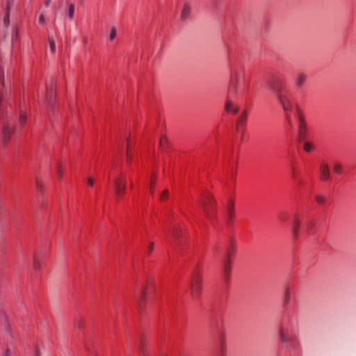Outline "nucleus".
<instances>
[{
	"instance_id": "aec40b11",
	"label": "nucleus",
	"mask_w": 356,
	"mask_h": 356,
	"mask_svg": "<svg viewBox=\"0 0 356 356\" xmlns=\"http://www.w3.org/2000/svg\"><path fill=\"white\" fill-rule=\"evenodd\" d=\"M315 223L314 219H310L305 223V229L308 232L312 231V228L315 226Z\"/></svg>"
},
{
	"instance_id": "1a4fd4ad",
	"label": "nucleus",
	"mask_w": 356,
	"mask_h": 356,
	"mask_svg": "<svg viewBox=\"0 0 356 356\" xmlns=\"http://www.w3.org/2000/svg\"><path fill=\"white\" fill-rule=\"evenodd\" d=\"M43 265L42 255L35 252L33 256V267L35 271L39 270Z\"/></svg>"
},
{
	"instance_id": "6e6552de",
	"label": "nucleus",
	"mask_w": 356,
	"mask_h": 356,
	"mask_svg": "<svg viewBox=\"0 0 356 356\" xmlns=\"http://www.w3.org/2000/svg\"><path fill=\"white\" fill-rule=\"evenodd\" d=\"M226 341L223 334L219 337L218 346L215 356H227Z\"/></svg>"
},
{
	"instance_id": "e433bc0d",
	"label": "nucleus",
	"mask_w": 356,
	"mask_h": 356,
	"mask_svg": "<svg viewBox=\"0 0 356 356\" xmlns=\"http://www.w3.org/2000/svg\"><path fill=\"white\" fill-rule=\"evenodd\" d=\"M87 184L89 186H92L93 184H94V181L92 178H88V181H87Z\"/></svg>"
},
{
	"instance_id": "4be33fe9",
	"label": "nucleus",
	"mask_w": 356,
	"mask_h": 356,
	"mask_svg": "<svg viewBox=\"0 0 356 356\" xmlns=\"http://www.w3.org/2000/svg\"><path fill=\"white\" fill-rule=\"evenodd\" d=\"M48 41L50 51L52 54H54L56 52V42L52 38H49Z\"/></svg>"
},
{
	"instance_id": "c756f323",
	"label": "nucleus",
	"mask_w": 356,
	"mask_h": 356,
	"mask_svg": "<svg viewBox=\"0 0 356 356\" xmlns=\"http://www.w3.org/2000/svg\"><path fill=\"white\" fill-rule=\"evenodd\" d=\"M12 41H16L18 39V31L16 28L13 29V34L11 36Z\"/></svg>"
},
{
	"instance_id": "f03ea898",
	"label": "nucleus",
	"mask_w": 356,
	"mask_h": 356,
	"mask_svg": "<svg viewBox=\"0 0 356 356\" xmlns=\"http://www.w3.org/2000/svg\"><path fill=\"white\" fill-rule=\"evenodd\" d=\"M249 90L250 77L247 76L244 66L234 64L231 70L227 98L225 105V111L232 115L237 113L239 106L234 99L243 98L249 93Z\"/></svg>"
},
{
	"instance_id": "0eeeda50",
	"label": "nucleus",
	"mask_w": 356,
	"mask_h": 356,
	"mask_svg": "<svg viewBox=\"0 0 356 356\" xmlns=\"http://www.w3.org/2000/svg\"><path fill=\"white\" fill-rule=\"evenodd\" d=\"M248 119V112L244 111L236 120V129L238 133L242 136L245 131V122Z\"/></svg>"
},
{
	"instance_id": "c85d7f7f",
	"label": "nucleus",
	"mask_w": 356,
	"mask_h": 356,
	"mask_svg": "<svg viewBox=\"0 0 356 356\" xmlns=\"http://www.w3.org/2000/svg\"><path fill=\"white\" fill-rule=\"evenodd\" d=\"M155 187V180L152 178L150 181L149 191L150 194H153Z\"/></svg>"
},
{
	"instance_id": "f3484780",
	"label": "nucleus",
	"mask_w": 356,
	"mask_h": 356,
	"mask_svg": "<svg viewBox=\"0 0 356 356\" xmlns=\"http://www.w3.org/2000/svg\"><path fill=\"white\" fill-rule=\"evenodd\" d=\"M307 76L304 72H299L296 79V83L298 86V87L300 88L302 87L305 83L306 82Z\"/></svg>"
},
{
	"instance_id": "7ed1b4c3",
	"label": "nucleus",
	"mask_w": 356,
	"mask_h": 356,
	"mask_svg": "<svg viewBox=\"0 0 356 356\" xmlns=\"http://www.w3.org/2000/svg\"><path fill=\"white\" fill-rule=\"evenodd\" d=\"M298 321L293 316H289L280 325L279 334L280 341L293 353L300 350V342L298 337Z\"/></svg>"
},
{
	"instance_id": "58836bf2",
	"label": "nucleus",
	"mask_w": 356,
	"mask_h": 356,
	"mask_svg": "<svg viewBox=\"0 0 356 356\" xmlns=\"http://www.w3.org/2000/svg\"><path fill=\"white\" fill-rule=\"evenodd\" d=\"M292 178L296 179V170L294 168H292Z\"/></svg>"
},
{
	"instance_id": "6ab92c4d",
	"label": "nucleus",
	"mask_w": 356,
	"mask_h": 356,
	"mask_svg": "<svg viewBox=\"0 0 356 356\" xmlns=\"http://www.w3.org/2000/svg\"><path fill=\"white\" fill-rule=\"evenodd\" d=\"M12 6V1L10 0L8 1L7 5H6V14L4 17V24L7 25L9 23V10L10 6Z\"/></svg>"
},
{
	"instance_id": "393cba45",
	"label": "nucleus",
	"mask_w": 356,
	"mask_h": 356,
	"mask_svg": "<svg viewBox=\"0 0 356 356\" xmlns=\"http://www.w3.org/2000/svg\"><path fill=\"white\" fill-rule=\"evenodd\" d=\"M333 170L337 174H341L342 173V166L339 163H334L333 166Z\"/></svg>"
},
{
	"instance_id": "f257e3e1",
	"label": "nucleus",
	"mask_w": 356,
	"mask_h": 356,
	"mask_svg": "<svg viewBox=\"0 0 356 356\" xmlns=\"http://www.w3.org/2000/svg\"><path fill=\"white\" fill-rule=\"evenodd\" d=\"M269 87L275 92L279 104L284 112L289 126L293 127V115H294L298 120L299 140H306L307 138V124L299 107L295 105L292 100L291 92L279 79L272 81L269 84Z\"/></svg>"
},
{
	"instance_id": "dca6fc26",
	"label": "nucleus",
	"mask_w": 356,
	"mask_h": 356,
	"mask_svg": "<svg viewBox=\"0 0 356 356\" xmlns=\"http://www.w3.org/2000/svg\"><path fill=\"white\" fill-rule=\"evenodd\" d=\"M300 223L301 219L300 216L298 214L294 215L293 220V232L295 236H297L298 234Z\"/></svg>"
},
{
	"instance_id": "5701e85b",
	"label": "nucleus",
	"mask_w": 356,
	"mask_h": 356,
	"mask_svg": "<svg viewBox=\"0 0 356 356\" xmlns=\"http://www.w3.org/2000/svg\"><path fill=\"white\" fill-rule=\"evenodd\" d=\"M116 35H117L116 28L113 26V27H111V29L110 30V33H109V35H108L109 41L113 40L115 39V38L116 37Z\"/></svg>"
},
{
	"instance_id": "9b49d317",
	"label": "nucleus",
	"mask_w": 356,
	"mask_h": 356,
	"mask_svg": "<svg viewBox=\"0 0 356 356\" xmlns=\"http://www.w3.org/2000/svg\"><path fill=\"white\" fill-rule=\"evenodd\" d=\"M232 270V262L229 257L225 259L222 264V273L225 278L227 279Z\"/></svg>"
},
{
	"instance_id": "72a5a7b5",
	"label": "nucleus",
	"mask_w": 356,
	"mask_h": 356,
	"mask_svg": "<svg viewBox=\"0 0 356 356\" xmlns=\"http://www.w3.org/2000/svg\"><path fill=\"white\" fill-rule=\"evenodd\" d=\"M168 195V191L167 190H165V191L163 192V193L161 194V199L162 200H164L165 199H166V198H167Z\"/></svg>"
},
{
	"instance_id": "20e7f679",
	"label": "nucleus",
	"mask_w": 356,
	"mask_h": 356,
	"mask_svg": "<svg viewBox=\"0 0 356 356\" xmlns=\"http://www.w3.org/2000/svg\"><path fill=\"white\" fill-rule=\"evenodd\" d=\"M202 277L198 272L192 275L191 280V295L193 300H197L202 292Z\"/></svg>"
},
{
	"instance_id": "a211bd4d",
	"label": "nucleus",
	"mask_w": 356,
	"mask_h": 356,
	"mask_svg": "<svg viewBox=\"0 0 356 356\" xmlns=\"http://www.w3.org/2000/svg\"><path fill=\"white\" fill-rule=\"evenodd\" d=\"M292 291L289 287H286L283 295V302L285 305H288L291 299Z\"/></svg>"
},
{
	"instance_id": "c9c22d12",
	"label": "nucleus",
	"mask_w": 356,
	"mask_h": 356,
	"mask_svg": "<svg viewBox=\"0 0 356 356\" xmlns=\"http://www.w3.org/2000/svg\"><path fill=\"white\" fill-rule=\"evenodd\" d=\"M11 355H12L11 350L9 348L6 349V350L3 353V356H11Z\"/></svg>"
},
{
	"instance_id": "412c9836",
	"label": "nucleus",
	"mask_w": 356,
	"mask_h": 356,
	"mask_svg": "<svg viewBox=\"0 0 356 356\" xmlns=\"http://www.w3.org/2000/svg\"><path fill=\"white\" fill-rule=\"evenodd\" d=\"M181 229L179 227H175L172 230V233L171 234V236H169V241L172 242V240L173 238H177L180 235Z\"/></svg>"
},
{
	"instance_id": "a878e982",
	"label": "nucleus",
	"mask_w": 356,
	"mask_h": 356,
	"mask_svg": "<svg viewBox=\"0 0 356 356\" xmlns=\"http://www.w3.org/2000/svg\"><path fill=\"white\" fill-rule=\"evenodd\" d=\"M315 200H316V202L320 205H323L325 202V197L321 195H316Z\"/></svg>"
},
{
	"instance_id": "2eb2a0df",
	"label": "nucleus",
	"mask_w": 356,
	"mask_h": 356,
	"mask_svg": "<svg viewBox=\"0 0 356 356\" xmlns=\"http://www.w3.org/2000/svg\"><path fill=\"white\" fill-rule=\"evenodd\" d=\"M14 129L8 122L3 124V136L5 140H8L11 134L13 133Z\"/></svg>"
},
{
	"instance_id": "f704fd0d",
	"label": "nucleus",
	"mask_w": 356,
	"mask_h": 356,
	"mask_svg": "<svg viewBox=\"0 0 356 356\" xmlns=\"http://www.w3.org/2000/svg\"><path fill=\"white\" fill-rule=\"evenodd\" d=\"M167 143V138L165 136H162L160 140V145L162 147L164 144Z\"/></svg>"
},
{
	"instance_id": "2f4dec72",
	"label": "nucleus",
	"mask_w": 356,
	"mask_h": 356,
	"mask_svg": "<svg viewBox=\"0 0 356 356\" xmlns=\"http://www.w3.org/2000/svg\"><path fill=\"white\" fill-rule=\"evenodd\" d=\"M38 23L41 25H43L44 24V22H45V19H44V16L43 14H40L38 17Z\"/></svg>"
},
{
	"instance_id": "b1692460",
	"label": "nucleus",
	"mask_w": 356,
	"mask_h": 356,
	"mask_svg": "<svg viewBox=\"0 0 356 356\" xmlns=\"http://www.w3.org/2000/svg\"><path fill=\"white\" fill-rule=\"evenodd\" d=\"M56 173L58 177V178H61L63 175V169L62 164L60 163H58L56 166Z\"/></svg>"
},
{
	"instance_id": "9d476101",
	"label": "nucleus",
	"mask_w": 356,
	"mask_h": 356,
	"mask_svg": "<svg viewBox=\"0 0 356 356\" xmlns=\"http://www.w3.org/2000/svg\"><path fill=\"white\" fill-rule=\"evenodd\" d=\"M0 327L9 332V325L1 303H0Z\"/></svg>"
},
{
	"instance_id": "4468645a",
	"label": "nucleus",
	"mask_w": 356,
	"mask_h": 356,
	"mask_svg": "<svg viewBox=\"0 0 356 356\" xmlns=\"http://www.w3.org/2000/svg\"><path fill=\"white\" fill-rule=\"evenodd\" d=\"M321 175L320 178L323 181H326L330 177V170L327 164L323 163L320 167Z\"/></svg>"
},
{
	"instance_id": "7c9ffc66",
	"label": "nucleus",
	"mask_w": 356,
	"mask_h": 356,
	"mask_svg": "<svg viewBox=\"0 0 356 356\" xmlns=\"http://www.w3.org/2000/svg\"><path fill=\"white\" fill-rule=\"evenodd\" d=\"M26 122V116L24 113H21L19 116V124L23 126Z\"/></svg>"
},
{
	"instance_id": "423d86ee",
	"label": "nucleus",
	"mask_w": 356,
	"mask_h": 356,
	"mask_svg": "<svg viewBox=\"0 0 356 356\" xmlns=\"http://www.w3.org/2000/svg\"><path fill=\"white\" fill-rule=\"evenodd\" d=\"M214 204V200H213V197L210 194H206L204 197H202L200 205L204 211V212L207 215H209V209H212Z\"/></svg>"
},
{
	"instance_id": "ea45409f",
	"label": "nucleus",
	"mask_w": 356,
	"mask_h": 356,
	"mask_svg": "<svg viewBox=\"0 0 356 356\" xmlns=\"http://www.w3.org/2000/svg\"><path fill=\"white\" fill-rule=\"evenodd\" d=\"M35 356H40L39 350L38 349L35 350Z\"/></svg>"
},
{
	"instance_id": "ddd939ff",
	"label": "nucleus",
	"mask_w": 356,
	"mask_h": 356,
	"mask_svg": "<svg viewBox=\"0 0 356 356\" xmlns=\"http://www.w3.org/2000/svg\"><path fill=\"white\" fill-rule=\"evenodd\" d=\"M191 5L188 2H185L181 11V18L182 20L186 19L191 13Z\"/></svg>"
},
{
	"instance_id": "f8f14e48",
	"label": "nucleus",
	"mask_w": 356,
	"mask_h": 356,
	"mask_svg": "<svg viewBox=\"0 0 356 356\" xmlns=\"http://www.w3.org/2000/svg\"><path fill=\"white\" fill-rule=\"evenodd\" d=\"M300 142L302 144V149L306 153H310L316 149V145L307 138L306 140H301Z\"/></svg>"
},
{
	"instance_id": "cd10ccee",
	"label": "nucleus",
	"mask_w": 356,
	"mask_h": 356,
	"mask_svg": "<svg viewBox=\"0 0 356 356\" xmlns=\"http://www.w3.org/2000/svg\"><path fill=\"white\" fill-rule=\"evenodd\" d=\"M234 202L233 201H229V205H228V207H227V211H228V213L229 214V216H232L233 212H234Z\"/></svg>"
},
{
	"instance_id": "473e14b6",
	"label": "nucleus",
	"mask_w": 356,
	"mask_h": 356,
	"mask_svg": "<svg viewBox=\"0 0 356 356\" xmlns=\"http://www.w3.org/2000/svg\"><path fill=\"white\" fill-rule=\"evenodd\" d=\"M36 187L38 191H42V181L39 180L38 179H36Z\"/></svg>"
},
{
	"instance_id": "39448f33",
	"label": "nucleus",
	"mask_w": 356,
	"mask_h": 356,
	"mask_svg": "<svg viewBox=\"0 0 356 356\" xmlns=\"http://www.w3.org/2000/svg\"><path fill=\"white\" fill-rule=\"evenodd\" d=\"M113 186L115 188L117 199L119 200L125 190L126 181L121 176L114 177Z\"/></svg>"
},
{
	"instance_id": "bb28decb",
	"label": "nucleus",
	"mask_w": 356,
	"mask_h": 356,
	"mask_svg": "<svg viewBox=\"0 0 356 356\" xmlns=\"http://www.w3.org/2000/svg\"><path fill=\"white\" fill-rule=\"evenodd\" d=\"M74 13V4H70L69 6L68 16L70 19H73Z\"/></svg>"
},
{
	"instance_id": "4c0bfd02",
	"label": "nucleus",
	"mask_w": 356,
	"mask_h": 356,
	"mask_svg": "<svg viewBox=\"0 0 356 356\" xmlns=\"http://www.w3.org/2000/svg\"><path fill=\"white\" fill-rule=\"evenodd\" d=\"M148 250H149V252H151L154 248V243H151L149 245V248H148Z\"/></svg>"
}]
</instances>
